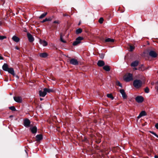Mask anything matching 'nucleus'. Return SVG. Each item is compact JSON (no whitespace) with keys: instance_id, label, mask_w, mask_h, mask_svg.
<instances>
[{"instance_id":"1","label":"nucleus","mask_w":158,"mask_h":158,"mask_svg":"<svg viewBox=\"0 0 158 158\" xmlns=\"http://www.w3.org/2000/svg\"><path fill=\"white\" fill-rule=\"evenodd\" d=\"M142 84V81L141 80L137 79L134 80L133 83L134 86L137 88L141 87Z\"/></svg>"},{"instance_id":"2","label":"nucleus","mask_w":158,"mask_h":158,"mask_svg":"<svg viewBox=\"0 0 158 158\" xmlns=\"http://www.w3.org/2000/svg\"><path fill=\"white\" fill-rule=\"evenodd\" d=\"M124 80L127 82L133 79L132 74L129 73L126 75L124 77Z\"/></svg>"},{"instance_id":"3","label":"nucleus","mask_w":158,"mask_h":158,"mask_svg":"<svg viewBox=\"0 0 158 158\" xmlns=\"http://www.w3.org/2000/svg\"><path fill=\"white\" fill-rule=\"evenodd\" d=\"M83 39V38L81 36L77 38L76 40L73 43V46H76L81 43V41Z\"/></svg>"},{"instance_id":"4","label":"nucleus","mask_w":158,"mask_h":158,"mask_svg":"<svg viewBox=\"0 0 158 158\" xmlns=\"http://www.w3.org/2000/svg\"><path fill=\"white\" fill-rule=\"evenodd\" d=\"M135 99L136 101L139 103L142 102L144 100L143 97L141 96H137L135 98Z\"/></svg>"},{"instance_id":"5","label":"nucleus","mask_w":158,"mask_h":158,"mask_svg":"<svg viewBox=\"0 0 158 158\" xmlns=\"http://www.w3.org/2000/svg\"><path fill=\"white\" fill-rule=\"evenodd\" d=\"M149 55L153 58H155L157 56V54L153 50H150L149 52Z\"/></svg>"},{"instance_id":"6","label":"nucleus","mask_w":158,"mask_h":158,"mask_svg":"<svg viewBox=\"0 0 158 158\" xmlns=\"http://www.w3.org/2000/svg\"><path fill=\"white\" fill-rule=\"evenodd\" d=\"M70 62V64L75 65H77L78 64V62L77 60L74 58L71 59Z\"/></svg>"},{"instance_id":"7","label":"nucleus","mask_w":158,"mask_h":158,"mask_svg":"<svg viewBox=\"0 0 158 158\" xmlns=\"http://www.w3.org/2000/svg\"><path fill=\"white\" fill-rule=\"evenodd\" d=\"M31 122L28 119H25L24 121V125L26 127H29Z\"/></svg>"},{"instance_id":"8","label":"nucleus","mask_w":158,"mask_h":158,"mask_svg":"<svg viewBox=\"0 0 158 158\" xmlns=\"http://www.w3.org/2000/svg\"><path fill=\"white\" fill-rule=\"evenodd\" d=\"M27 37L29 41L30 42H33L34 40V39L32 35L29 33H27Z\"/></svg>"},{"instance_id":"9","label":"nucleus","mask_w":158,"mask_h":158,"mask_svg":"<svg viewBox=\"0 0 158 158\" xmlns=\"http://www.w3.org/2000/svg\"><path fill=\"white\" fill-rule=\"evenodd\" d=\"M14 100L18 103H21L22 102V98L21 97H14Z\"/></svg>"},{"instance_id":"10","label":"nucleus","mask_w":158,"mask_h":158,"mask_svg":"<svg viewBox=\"0 0 158 158\" xmlns=\"http://www.w3.org/2000/svg\"><path fill=\"white\" fill-rule=\"evenodd\" d=\"M120 93L121 94L122 97L124 99H126L127 98V96L126 94L125 91L123 89H120L119 90Z\"/></svg>"},{"instance_id":"11","label":"nucleus","mask_w":158,"mask_h":158,"mask_svg":"<svg viewBox=\"0 0 158 158\" xmlns=\"http://www.w3.org/2000/svg\"><path fill=\"white\" fill-rule=\"evenodd\" d=\"M40 43L43 46H46L48 44V43L44 40H42L40 39L39 40Z\"/></svg>"},{"instance_id":"12","label":"nucleus","mask_w":158,"mask_h":158,"mask_svg":"<svg viewBox=\"0 0 158 158\" xmlns=\"http://www.w3.org/2000/svg\"><path fill=\"white\" fill-rule=\"evenodd\" d=\"M36 141L37 142L43 139V136L42 134L37 135L35 136Z\"/></svg>"},{"instance_id":"13","label":"nucleus","mask_w":158,"mask_h":158,"mask_svg":"<svg viewBox=\"0 0 158 158\" xmlns=\"http://www.w3.org/2000/svg\"><path fill=\"white\" fill-rule=\"evenodd\" d=\"M147 115L145 111H142L139 114V116H138L137 118H139L143 116H146Z\"/></svg>"},{"instance_id":"14","label":"nucleus","mask_w":158,"mask_h":158,"mask_svg":"<svg viewBox=\"0 0 158 158\" xmlns=\"http://www.w3.org/2000/svg\"><path fill=\"white\" fill-rule=\"evenodd\" d=\"M7 71L14 76H15V75L14 71L13 68H9Z\"/></svg>"},{"instance_id":"15","label":"nucleus","mask_w":158,"mask_h":158,"mask_svg":"<svg viewBox=\"0 0 158 158\" xmlns=\"http://www.w3.org/2000/svg\"><path fill=\"white\" fill-rule=\"evenodd\" d=\"M43 91H42L41 90H40L39 91V95L40 97H44L46 95V93L45 91H44V89H43Z\"/></svg>"},{"instance_id":"16","label":"nucleus","mask_w":158,"mask_h":158,"mask_svg":"<svg viewBox=\"0 0 158 158\" xmlns=\"http://www.w3.org/2000/svg\"><path fill=\"white\" fill-rule=\"evenodd\" d=\"M9 68L8 64L6 63H4L2 66L3 70L6 71H7Z\"/></svg>"},{"instance_id":"17","label":"nucleus","mask_w":158,"mask_h":158,"mask_svg":"<svg viewBox=\"0 0 158 158\" xmlns=\"http://www.w3.org/2000/svg\"><path fill=\"white\" fill-rule=\"evenodd\" d=\"M139 62L138 60H135L131 64V66L132 67H136L139 64Z\"/></svg>"},{"instance_id":"18","label":"nucleus","mask_w":158,"mask_h":158,"mask_svg":"<svg viewBox=\"0 0 158 158\" xmlns=\"http://www.w3.org/2000/svg\"><path fill=\"white\" fill-rule=\"evenodd\" d=\"M105 64L104 62L102 60H99L97 63V65L98 66L101 67L104 66Z\"/></svg>"},{"instance_id":"19","label":"nucleus","mask_w":158,"mask_h":158,"mask_svg":"<svg viewBox=\"0 0 158 158\" xmlns=\"http://www.w3.org/2000/svg\"><path fill=\"white\" fill-rule=\"evenodd\" d=\"M39 55L41 57L46 58L48 56V54L46 52H43L39 53Z\"/></svg>"},{"instance_id":"20","label":"nucleus","mask_w":158,"mask_h":158,"mask_svg":"<svg viewBox=\"0 0 158 158\" xmlns=\"http://www.w3.org/2000/svg\"><path fill=\"white\" fill-rule=\"evenodd\" d=\"M54 91V90L52 89L47 88H44V91H45L46 93H49L50 92H53Z\"/></svg>"},{"instance_id":"21","label":"nucleus","mask_w":158,"mask_h":158,"mask_svg":"<svg viewBox=\"0 0 158 158\" xmlns=\"http://www.w3.org/2000/svg\"><path fill=\"white\" fill-rule=\"evenodd\" d=\"M31 131L32 133H35L37 132V127L34 126L30 128Z\"/></svg>"},{"instance_id":"22","label":"nucleus","mask_w":158,"mask_h":158,"mask_svg":"<svg viewBox=\"0 0 158 158\" xmlns=\"http://www.w3.org/2000/svg\"><path fill=\"white\" fill-rule=\"evenodd\" d=\"M12 39L14 41L16 42H18L19 41V39L15 35L13 36Z\"/></svg>"},{"instance_id":"23","label":"nucleus","mask_w":158,"mask_h":158,"mask_svg":"<svg viewBox=\"0 0 158 158\" xmlns=\"http://www.w3.org/2000/svg\"><path fill=\"white\" fill-rule=\"evenodd\" d=\"M103 69L106 71H109L110 70V68L109 66L105 65L103 67Z\"/></svg>"},{"instance_id":"24","label":"nucleus","mask_w":158,"mask_h":158,"mask_svg":"<svg viewBox=\"0 0 158 158\" xmlns=\"http://www.w3.org/2000/svg\"><path fill=\"white\" fill-rule=\"evenodd\" d=\"M106 42H114V40L113 39H111L110 38H107L105 40Z\"/></svg>"},{"instance_id":"25","label":"nucleus","mask_w":158,"mask_h":158,"mask_svg":"<svg viewBox=\"0 0 158 158\" xmlns=\"http://www.w3.org/2000/svg\"><path fill=\"white\" fill-rule=\"evenodd\" d=\"M52 20L51 18L50 17L48 18H46L45 19H44L42 21V23H44L46 21H51Z\"/></svg>"},{"instance_id":"26","label":"nucleus","mask_w":158,"mask_h":158,"mask_svg":"<svg viewBox=\"0 0 158 158\" xmlns=\"http://www.w3.org/2000/svg\"><path fill=\"white\" fill-rule=\"evenodd\" d=\"M82 32V30L81 28H79L76 30V34H78L81 33Z\"/></svg>"},{"instance_id":"27","label":"nucleus","mask_w":158,"mask_h":158,"mask_svg":"<svg viewBox=\"0 0 158 158\" xmlns=\"http://www.w3.org/2000/svg\"><path fill=\"white\" fill-rule=\"evenodd\" d=\"M47 14V12H45L44 13H43L39 17V18L41 19L43 18L46 16Z\"/></svg>"},{"instance_id":"28","label":"nucleus","mask_w":158,"mask_h":158,"mask_svg":"<svg viewBox=\"0 0 158 158\" xmlns=\"http://www.w3.org/2000/svg\"><path fill=\"white\" fill-rule=\"evenodd\" d=\"M107 96L110 98L112 100H113L114 98V97L112 96L111 94H108L107 95Z\"/></svg>"},{"instance_id":"29","label":"nucleus","mask_w":158,"mask_h":158,"mask_svg":"<svg viewBox=\"0 0 158 158\" xmlns=\"http://www.w3.org/2000/svg\"><path fill=\"white\" fill-rule=\"evenodd\" d=\"M9 109L13 111H15L16 110V109L14 106H11L9 107Z\"/></svg>"},{"instance_id":"30","label":"nucleus","mask_w":158,"mask_h":158,"mask_svg":"<svg viewBox=\"0 0 158 158\" xmlns=\"http://www.w3.org/2000/svg\"><path fill=\"white\" fill-rule=\"evenodd\" d=\"M116 84L118 86L120 87H122V84L119 81H118L116 82Z\"/></svg>"},{"instance_id":"31","label":"nucleus","mask_w":158,"mask_h":158,"mask_svg":"<svg viewBox=\"0 0 158 158\" xmlns=\"http://www.w3.org/2000/svg\"><path fill=\"white\" fill-rule=\"evenodd\" d=\"M103 19L102 18H100L98 21L101 24L102 23H103Z\"/></svg>"},{"instance_id":"32","label":"nucleus","mask_w":158,"mask_h":158,"mask_svg":"<svg viewBox=\"0 0 158 158\" xmlns=\"http://www.w3.org/2000/svg\"><path fill=\"white\" fill-rule=\"evenodd\" d=\"M144 91L145 93H148L149 92V88L148 87H146L145 88Z\"/></svg>"},{"instance_id":"33","label":"nucleus","mask_w":158,"mask_h":158,"mask_svg":"<svg viewBox=\"0 0 158 158\" xmlns=\"http://www.w3.org/2000/svg\"><path fill=\"white\" fill-rule=\"evenodd\" d=\"M6 37L5 36H0V40H2L4 39H6Z\"/></svg>"},{"instance_id":"34","label":"nucleus","mask_w":158,"mask_h":158,"mask_svg":"<svg viewBox=\"0 0 158 158\" xmlns=\"http://www.w3.org/2000/svg\"><path fill=\"white\" fill-rule=\"evenodd\" d=\"M60 23V21L59 20H56L53 22V23L59 24Z\"/></svg>"},{"instance_id":"35","label":"nucleus","mask_w":158,"mask_h":158,"mask_svg":"<svg viewBox=\"0 0 158 158\" xmlns=\"http://www.w3.org/2000/svg\"><path fill=\"white\" fill-rule=\"evenodd\" d=\"M134 47H133L132 46H130V51H132L134 49Z\"/></svg>"},{"instance_id":"36","label":"nucleus","mask_w":158,"mask_h":158,"mask_svg":"<svg viewBox=\"0 0 158 158\" xmlns=\"http://www.w3.org/2000/svg\"><path fill=\"white\" fill-rule=\"evenodd\" d=\"M150 133H152V134H153L156 136V135H157L153 131H150Z\"/></svg>"},{"instance_id":"37","label":"nucleus","mask_w":158,"mask_h":158,"mask_svg":"<svg viewBox=\"0 0 158 158\" xmlns=\"http://www.w3.org/2000/svg\"><path fill=\"white\" fill-rule=\"evenodd\" d=\"M100 57L102 58V59H103L104 58V55H103V54H101L100 55Z\"/></svg>"},{"instance_id":"38","label":"nucleus","mask_w":158,"mask_h":158,"mask_svg":"<svg viewBox=\"0 0 158 158\" xmlns=\"http://www.w3.org/2000/svg\"><path fill=\"white\" fill-rule=\"evenodd\" d=\"M60 40L61 41L63 42L64 43H65V41H64L62 38L61 37H60Z\"/></svg>"},{"instance_id":"39","label":"nucleus","mask_w":158,"mask_h":158,"mask_svg":"<svg viewBox=\"0 0 158 158\" xmlns=\"http://www.w3.org/2000/svg\"><path fill=\"white\" fill-rule=\"evenodd\" d=\"M155 127L157 129H158V123H157L155 124Z\"/></svg>"},{"instance_id":"40","label":"nucleus","mask_w":158,"mask_h":158,"mask_svg":"<svg viewBox=\"0 0 158 158\" xmlns=\"http://www.w3.org/2000/svg\"><path fill=\"white\" fill-rule=\"evenodd\" d=\"M63 15L64 16H67L68 15L67 14H63Z\"/></svg>"},{"instance_id":"41","label":"nucleus","mask_w":158,"mask_h":158,"mask_svg":"<svg viewBox=\"0 0 158 158\" xmlns=\"http://www.w3.org/2000/svg\"><path fill=\"white\" fill-rule=\"evenodd\" d=\"M15 48L16 49H17V50H19V48L17 47V46H15Z\"/></svg>"},{"instance_id":"42","label":"nucleus","mask_w":158,"mask_h":158,"mask_svg":"<svg viewBox=\"0 0 158 158\" xmlns=\"http://www.w3.org/2000/svg\"><path fill=\"white\" fill-rule=\"evenodd\" d=\"M3 57L2 56H0V60H3Z\"/></svg>"},{"instance_id":"43","label":"nucleus","mask_w":158,"mask_h":158,"mask_svg":"<svg viewBox=\"0 0 158 158\" xmlns=\"http://www.w3.org/2000/svg\"><path fill=\"white\" fill-rule=\"evenodd\" d=\"M154 158H158V156H156V155H155V156H154Z\"/></svg>"},{"instance_id":"44","label":"nucleus","mask_w":158,"mask_h":158,"mask_svg":"<svg viewBox=\"0 0 158 158\" xmlns=\"http://www.w3.org/2000/svg\"><path fill=\"white\" fill-rule=\"evenodd\" d=\"M43 99V98H40V100L41 101H42Z\"/></svg>"},{"instance_id":"45","label":"nucleus","mask_w":158,"mask_h":158,"mask_svg":"<svg viewBox=\"0 0 158 158\" xmlns=\"http://www.w3.org/2000/svg\"><path fill=\"white\" fill-rule=\"evenodd\" d=\"M134 69L135 70H137V69L136 68H135Z\"/></svg>"},{"instance_id":"46","label":"nucleus","mask_w":158,"mask_h":158,"mask_svg":"<svg viewBox=\"0 0 158 158\" xmlns=\"http://www.w3.org/2000/svg\"><path fill=\"white\" fill-rule=\"evenodd\" d=\"M51 80H53V81H54L55 80V79H51Z\"/></svg>"},{"instance_id":"47","label":"nucleus","mask_w":158,"mask_h":158,"mask_svg":"<svg viewBox=\"0 0 158 158\" xmlns=\"http://www.w3.org/2000/svg\"><path fill=\"white\" fill-rule=\"evenodd\" d=\"M156 137L158 138V135H157Z\"/></svg>"},{"instance_id":"48","label":"nucleus","mask_w":158,"mask_h":158,"mask_svg":"<svg viewBox=\"0 0 158 158\" xmlns=\"http://www.w3.org/2000/svg\"><path fill=\"white\" fill-rule=\"evenodd\" d=\"M13 117V116H12V115H11L10 116V117Z\"/></svg>"},{"instance_id":"49","label":"nucleus","mask_w":158,"mask_h":158,"mask_svg":"<svg viewBox=\"0 0 158 158\" xmlns=\"http://www.w3.org/2000/svg\"><path fill=\"white\" fill-rule=\"evenodd\" d=\"M1 24V22H0V25Z\"/></svg>"}]
</instances>
